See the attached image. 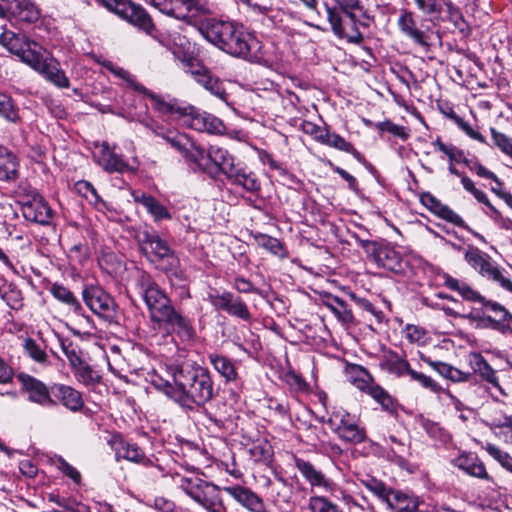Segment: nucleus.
Segmentation results:
<instances>
[{
  "label": "nucleus",
  "instance_id": "1",
  "mask_svg": "<svg viewBox=\"0 0 512 512\" xmlns=\"http://www.w3.org/2000/svg\"><path fill=\"white\" fill-rule=\"evenodd\" d=\"M160 369L167 377L157 374L152 378V384L182 408L194 410L212 399L214 387L208 369L190 362L179 364L172 360Z\"/></svg>",
  "mask_w": 512,
  "mask_h": 512
},
{
  "label": "nucleus",
  "instance_id": "2",
  "mask_svg": "<svg viewBox=\"0 0 512 512\" xmlns=\"http://www.w3.org/2000/svg\"><path fill=\"white\" fill-rule=\"evenodd\" d=\"M155 135L164 139L172 148L179 152L187 162L195 165L203 172L210 171L213 167L217 172L227 176L237 165L235 158L228 150L210 145L207 152L199 146L187 134L165 129L157 125L153 120L143 122Z\"/></svg>",
  "mask_w": 512,
  "mask_h": 512
},
{
  "label": "nucleus",
  "instance_id": "3",
  "mask_svg": "<svg viewBox=\"0 0 512 512\" xmlns=\"http://www.w3.org/2000/svg\"><path fill=\"white\" fill-rule=\"evenodd\" d=\"M199 31L207 41L235 57L255 59L261 47L254 34L234 21L210 18L199 25Z\"/></svg>",
  "mask_w": 512,
  "mask_h": 512
},
{
  "label": "nucleus",
  "instance_id": "4",
  "mask_svg": "<svg viewBox=\"0 0 512 512\" xmlns=\"http://www.w3.org/2000/svg\"><path fill=\"white\" fill-rule=\"evenodd\" d=\"M325 12L333 33L353 43H359L362 40L358 25L369 26L371 20L359 0L353 8L338 5L331 7L325 4Z\"/></svg>",
  "mask_w": 512,
  "mask_h": 512
},
{
  "label": "nucleus",
  "instance_id": "5",
  "mask_svg": "<svg viewBox=\"0 0 512 512\" xmlns=\"http://www.w3.org/2000/svg\"><path fill=\"white\" fill-rule=\"evenodd\" d=\"M179 487L196 503L209 512H229L223 503L220 487L202 479L198 474L181 476Z\"/></svg>",
  "mask_w": 512,
  "mask_h": 512
},
{
  "label": "nucleus",
  "instance_id": "6",
  "mask_svg": "<svg viewBox=\"0 0 512 512\" xmlns=\"http://www.w3.org/2000/svg\"><path fill=\"white\" fill-rule=\"evenodd\" d=\"M134 285L148 308L150 320L155 324L173 306L170 298L145 271L136 272Z\"/></svg>",
  "mask_w": 512,
  "mask_h": 512
},
{
  "label": "nucleus",
  "instance_id": "7",
  "mask_svg": "<svg viewBox=\"0 0 512 512\" xmlns=\"http://www.w3.org/2000/svg\"><path fill=\"white\" fill-rule=\"evenodd\" d=\"M151 3L161 13L189 24L211 13L209 0H151Z\"/></svg>",
  "mask_w": 512,
  "mask_h": 512
},
{
  "label": "nucleus",
  "instance_id": "8",
  "mask_svg": "<svg viewBox=\"0 0 512 512\" xmlns=\"http://www.w3.org/2000/svg\"><path fill=\"white\" fill-rule=\"evenodd\" d=\"M464 258L471 268L482 277L501 288L512 292V281L504 275V270L491 258L490 255L480 249L470 246L464 252Z\"/></svg>",
  "mask_w": 512,
  "mask_h": 512
},
{
  "label": "nucleus",
  "instance_id": "9",
  "mask_svg": "<svg viewBox=\"0 0 512 512\" xmlns=\"http://www.w3.org/2000/svg\"><path fill=\"white\" fill-rule=\"evenodd\" d=\"M109 11L125 19L146 34L156 37V28L150 15L139 5L129 0H99Z\"/></svg>",
  "mask_w": 512,
  "mask_h": 512
},
{
  "label": "nucleus",
  "instance_id": "10",
  "mask_svg": "<svg viewBox=\"0 0 512 512\" xmlns=\"http://www.w3.org/2000/svg\"><path fill=\"white\" fill-rule=\"evenodd\" d=\"M27 65L59 88H68L69 79L61 69L59 62L42 46L35 54H30Z\"/></svg>",
  "mask_w": 512,
  "mask_h": 512
},
{
  "label": "nucleus",
  "instance_id": "11",
  "mask_svg": "<svg viewBox=\"0 0 512 512\" xmlns=\"http://www.w3.org/2000/svg\"><path fill=\"white\" fill-rule=\"evenodd\" d=\"M328 424L338 437L347 443L359 444L366 439V430L359 424V419L345 410L333 411Z\"/></svg>",
  "mask_w": 512,
  "mask_h": 512
},
{
  "label": "nucleus",
  "instance_id": "12",
  "mask_svg": "<svg viewBox=\"0 0 512 512\" xmlns=\"http://www.w3.org/2000/svg\"><path fill=\"white\" fill-rule=\"evenodd\" d=\"M181 111L179 122L188 128L214 134H220L225 129L222 120L206 112H201L193 106H183Z\"/></svg>",
  "mask_w": 512,
  "mask_h": 512
},
{
  "label": "nucleus",
  "instance_id": "13",
  "mask_svg": "<svg viewBox=\"0 0 512 512\" xmlns=\"http://www.w3.org/2000/svg\"><path fill=\"white\" fill-rule=\"evenodd\" d=\"M159 328H165L175 334L181 341H192L196 336L193 320L172 306L156 323Z\"/></svg>",
  "mask_w": 512,
  "mask_h": 512
},
{
  "label": "nucleus",
  "instance_id": "14",
  "mask_svg": "<svg viewBox=\"0 0 512 512\" xmlns=\"http://www.w3.org/2000/svg\"><path fill=\"white\" fill-rule=\"evenodd\" d=\"M82 296L85 304L93 313L109 322L115 318L116 304L114 299L102 288L97 286L85 287Z\"/></svg>",
  "mask_w": 512,
  "mask_h": 512
},
{
  "label": "nucleus",
  "instance_id": "15",
  "mask_svg": "<svg viewBox=\"0 0 512 512\" xmlns=\"http://www.w3.org/2000/svg\"><path fill=\"white\" fill-rule=\"evenodd\" d=\"M207 300L216 310H222L229 315L250 321L251 314L246 303L240 297H234L230 292L220 293L216 289H210L207 293Z\"/></svg>",
  "mask_w": 512,
  "mask_h": 512
},
{
  "label": "nucleus",
  "instance_id": "16",
  "mask_svg": "<svg viewBox=\"0 0 512 512\" xmlns=\"http://www.w3.org/2000/svg\"><path fill=\"white\" fill-rule=\"evenodd\" d=\"M0 44L10 53L19 57L25 64H27V59L31 57L30 54H35L41 46L24 35L17 34L10 30H4L0 34Z\"/></svg>",
  "mask_w": 512,
  "mask_h": 512
},
{
  "label": "nucleus",
  "instance_id": "17",
  "mask_svg": "<svg viewBox=\"0 0 512 512\" xmlns=\"http://www.w3.org/2000/svg\"><path fill=\"white\" fill-rule=\"evenodd\" d=\"M19 380L28 394L29 401L46 408L57 405V401L53 398L52 386L48 387L40 380L27 374H20Z\"/></svg>",
  "mask_w": 512,
  "mask_h": 512
},
{
  "label": "nucleus",
  "instance_id": "18",
  "mask_svg": "<svg viewBox=\"0 0 512 512\" xmlns=\"http://www.w3.org/2000/svg\"><path fill=\"white\" fill-rule=\"evenodd\" d=\"M22 213L25 219L41 225H47L52 220V209L39 194H33L22 204Z\"/></svg>",
  "mask_w": 512,
  "mask_h": 512
},
{
  "label": "nucleus",
  "instance_id": "19",
  "mask_svg": "<svg viewBox=\"0 0 512 512\" xmlns=\"http://www.w3.org/2000/svg\"><path fill=\"white\" fill-rule=\"evenodd\" d=\"M194 80L212 95L228 105V93L224 88L223 82L208 69L203 66H197L191 70Z\"/></svg>",
  "mask_w": 512,
  "mask_h": 512
},
{
  "label": "nucleus",
  "instance_id": "20",
  "mask_svg": "<svg viewBox=\"0 0 512 512\" xmlns=\"http://www.w3.org/2000/svg\"><path fill=\"white\" fill-rule=\"evenodd\" d=\"M483 307L494 313V317H486L490 326L502 335L512 336V314L506 307L493 300L485 301Z\"/></svg>",
  "mask_w": 512,
  "mask_h": 512
},
{
  "label": "nucleus",
  "instance_id": "21",
  "mask_svg": "<svg viewBox=\"0 0 512 512\" xmlns=\"http://www.w3.org/2000/svg\"><path fill=\"white\" fill-rule=\"evenodd\" d=\"M53 398L71 412H80L84 408L82 394L71 386L64 384L52 385Z\"/></svg>",
  "mask_w": 512,
  "mask_h": 512
},
{
  "label": "nucleus",
  "instance_id": "22",
  "mask_svg": "<svg viewBox=\"0 0 512 512\" xmlns=\"http://www.w3.org/2000/svg\"><path fill=\"white\" fill-rule=\"evenodd\" d=\"M294 462L295 467L312 487L322 488L325 491L333 490L334 483L312 463L298 457H295Z\"/></svg>",
  "mask_w": 512,
  "mask_h": 512
},
{
  "label": "nucleus",
  "instance_id": "23",
  "mask_svg": "<svg viewBox=\"0 0 512 512\" xmlns=\"http://www.w3.org/2000/svg\"><path fill=\"white\" fill-rule=\"evenodd\" d=\"M226 178L229 182L241 186L247 192L255 193L260 190V182L256 174L240 162H237V165Z\"/></svg>",
  "mask_w": 512,
  "mask_h": 512
},
{
  "label": "nucleus",
  "instance_id": "24",
  "mask_svg": "<svg viewBox=\"0 0 512 512\" xmlns=\"http://www.w3.org/2000/svg\"><path fill=\"white\" fill-rule=\"evenodd\" d=\"M399 30L414 43L420 46H428V35L417 28L413 12L403 10L398 18Z\"/></svg>",
  "mask_w": 512,
  "mask_h": 512
},
{
  "label": "nucleus",
  "instance_id": "25",
  "mask_svg": "<svg viewBox=\"0 0 512 512\" xmlns=\"http://www.w3.org/2000/svg\"><path fill=\"white\" fill-rule=\"evenodd\" d=\"M370 256L379 267L397 270L401 266V255L390 245H372Z\"/></svg>",
  "mask_w": 512,
  "mask_h": 512
},
{
  "label": "nucleus",
  "instance_id": "26",
  "mask_svg": "<svg viewBox=\"0 0 512 512\" xmlns=\"http://www.w3.org/2000/svg\"><path fill=\"white\" fill-rule=\"evenodd\" d=\"M5 9L19 22L34 23L40 18V10L31 0H12Z\"/></svg>",
  "mask_w": 512,
  "mask_h": 512
},
{
  "label": "nucleus",
  "instance_id": "27",
  "mask_svg": "<svg viewBox=\"0 0 512 512\" xmlns=\"http://www.w3.org/2000/svg\"><path fill=\"white\" fill-rule=\"evenodd\" d=\"M131 195L136 203L141 204L155 221L171 219V213L156 198L140 191H132Z\"/></svg>",
  "mask_w": 512,
  "mask_h": 512
},
{
  "label": "nucleus",
  "instance_id": "28",
  "mask_svg": "<svg viewBox=\"0 0 512 512\" xmlns=\"http://www.w3.org/2000/svg\"><path fill=\"white\" fill-rule=\"evenodd\" d=\"M208 360L215 371L225 379L226 382H235L238 379V372L234 360L226 355L216 352L208 354Z\"/></svg>",
  "mask_w": 512,
  "mask_h": 512
},
{
  "label": "nucleus",
  "instance_id": "29",
  "mask_svg": "<svg viewBox=\"0 0 512 512\" xmlns=\"http://www.w3.org/2000/svg\"><path fill=\"white\" fill-rule=\"evenodd\" d=\"M452 463L455 467L463 470L467 474L481 478L487 479L488 473L484 464L478 459V457L474 453H462L458 457L452 460Z\"/></svg>",
  "mask_w": 512,
  "mask_h": 512
},
{
  "label": "nucleus",
  "instance_id": "30",
  "mask_svg": "<svg viewBox=\"0 0 512 512\" xmlns=\"http://www.w3.org/2000/svg\"><path fill=\"white\" fill-rule=\"evenodd\" d=\"M224 491L232 496L239 504L252 512H260L263 507L260 498L248 488L234 485L224 487Z\"/></svg>",
  "mask_w": 512,
  "mask_h": 512
},
{
  "label": "nucleus",
  "instance_id": "31",
  "mask_svg": "<svg viewBox=\"0 0 512 512\" xmlns=\"http://www.w3.org/2000/svg\"><path fill=\"white\" fill-rule=\"evenodd\" d=\"M98 163L107 172L123 173L128 170V163L122 159L121 156L116 154L108 143L104 142L101 146L100 154L98 156Z\"/></svg>",
  "mask_w": 512,
  "mask_h": 512
},
{
  "label": "nucleus",
  "instance_id": "32",
  "mask_svg": "<svg viewBox=\"0 0 512 512\" xmlns=\"http://www.w3.org/2000/svg\"><path fill=\"white\" fill-rule=\"evenodd\" d=\"M113 446L117 459L122 458L131 462L142 463L144 465L148 462L142 449L135 443L119 439L114 441Z\"/></svg>",
  "mask_w": 512,
  "mask_h": 512
},
{
  "label": "nucleus",
  "instance_id": "33",
  "mask_svg": "<svg viewBox=\"0 0 512 512\" xmlns=\"http://www.w3.org/2000/svg\"><path fill=\"white\" fill-rule=\"evenodd\" d=\"M380 366L383 370L398 377L408 375L411 370L405 358L392 350H388L384 353L380 361Z\"/></svg>",
  "mask_w": 512,
  "mask_h": 512
},
{
  "label": "nucleus",
  "instance_id": "34",
  "mask_svg": "<svg viewBox=\"0 0 512 512\" xmlns=\"http://www.w3.org/2000/svg\"><path fill=\"white\" fill-rule=\"evenodd\" d=\"M143 249L152 253L157 259H164L173 255L168 243L155 233L144 234Z\"/></svg>",
  "mask_w": 512,
  "mask_h": 512
},
{
  "label": "nucleus",
  "instance_id": "35",
  "mask_svg": "<svg viewBox=\"0 0 512 512\" xmlns=\"http://www.w3.org/2000/svg\"><path fill=\"white\" fill-rule=\"evenodd\" d=\"M0 117L7 123L13 125H20L23 118L20 114V109L12 97L0 91Z\"/></svg>",
  "mask_w": 512,
  "mask_h": 512
},
{
  "label": "nucleus",
  "instance_id": "36",
  "mask_svg": "<svg viewBox=\"0 0 512 512\" xmlns=\"http://www.w3.org/2000/svg\"><path fill=\"white\" fill-rule=\"evenodd\" d=\"M419 502L414 496L394 490L387 506L394 512H415Z\"/></svg>",
  "mask_w": 512,
  "mask_h": 512
},
{
  "label": "nucleus",
  "instance_id": "37",
  "mask_svg": "<svg viewBox=\"0 0 512 512\" xmlns=\"http://www.w3.org/2000/svg\"><path fill=\"white\" fill-rule=\"evenodd\" d=\"M445 286L450 290L457 291L461 297L467 301L471 302H479L484 306V302L487 301L484 297L480 295L479 292L474 290L467 283L460 281L451 276L445 277Z\"/></svg>",
  "mask_w": 512,
  "mask_h": 512
},
{
  "label": "nucleus",
  "instance_id": "38",
  "mask_svg": "<svg viewBox=\"0 0 512 512\" xmlns=\"http://www.w3.org/2000/svg\"><path fill=\"white\" fill-rule=\"evenodd\" d=\"M75 189L97 210L104 211L108 209L107 203L100 197L96 188L90 182L86 180H80L75 183Z\"/></svg>",
  "mask_w": 512,
  "mask_h": 512
},
{
  "label": "nucleus",
  "instance_id": "39",
  "mask_svg": "<svg viewBox=\"0 0 512 512\" xmlns=\"http://www.w3.org/2000/svg\"><path fill=\"white\" fill-rule=\"evenodd\" d=\"M18 178V161L7 148L0 156V180L14 181Z\"/></svg>",
  "mask_w": 512,
  "mask_h": 512
},
{
  "label": "nucleus",
  "instance_id": "40",
  "mask_svg": "<svg viewBox=\"0 0 512 512\" xmlns=\"http://www.w3.org/2000/svg\"><path fill=\"white\" fill-rule=\"evenodd\" d=\"M148 96L152 101V107L155 111L162 114L163 116H167L171 120H180L182 114L181 110L183 109V106H179L175 103L166 102L159 96H156L152 93H148Z\"/></svg>",
  "mask_w": 512,
  "mask_h": 512
},
{
  "label": "nucleus",
  "instance_id": "41",
  "mask_svg": "<svg viewBox=\"0 0 512 512\" xmlns=\"http://www.w3.org/2000/svg\"><path fill=\"white\" fill-rule=\"evenodd\" d=\"M50 292L54 298L67 305L74 313H81L82 306L80 302L68 288L60 284H53Z\"/></svg>",
  "mask_w": 512,
  "mask_h": 512
},
{
  "label": "nucleus",
  "instance_id": "42",
  "mask_svg": "<svg viewBox=\"0 0 512 512\" xmlns=\"http://www.w3.org/2000/svg\"><path fill=\"white\" fill-rule=\"evenodd\" d=\"M325 306L336 316L342 323H350L353 320L352 311L346 302L337 296L329 297L324 303Z\"/></svg>",
  "mask_w": 512,
  "mask_h": 512
},
{
  "label": "nucleus",
  "instance_id": "43",
  "mask_svg": "<svg viewBox=\"0 0 512 512\" xmlns=\"http://www.w3.org/2000/svg\"><path fill=\"white\" fill-rule=\"evenodd\" d=\"M360 482L363 486H365L370 492H372L379 499L388 504L390 497L393 494V489L388 487L385 483L380 480H377L374 477L366 476L360 479Z\"/></svg>",
  "mask_w": 512,
  "mask_h": 512
},
{
  "label": "nucleus",
  "instance_id": "44",
  "mask_svg": "<svg viewBox=\"0 0 512 512\" xmlns=\"http://www.w3.org/2000/svg\"><path fill=\"white\" fill-rule=\"evenodd\" d=\"M254 239L258 246L269 251L271 254L278 256L280 258H285L287 256L283 244L277 238H274L266 234L258 233L254 235Z\"/></svg>",
  "mask_w": 512,
  "mask_h": 512
},
{
  "label": "nucleus",
  "instance_id": "45",
  "mask_svg": "<svg viewBox=\"0 0 512 512\" xmlns=\"http://www.w3.org/2000/svg\"><path fill=\"white\" fill-rule=\"evenodd\" d=\"M492 429L498 430L495 431V434L503 439L506 443L512 444V416L501 415L496 416L491 421Z\"/></svg>",
  "mask_w": 512,
  "mask_h": 512
},
{
  "label": "nucleus",
  "instance_id": "46",
  "mask_svg": "<svg viewBox=\"0 0 512 512\" xmlns=\"http://www.w3.org/2000/svg\"><path fill=\"white\" fill-rule=\"evenodd\" d=\"M433 203L432 210L440 218L458 226L461 228H468L463 218L455 211L450 209L448 206L441 204L440 202L431 198Z\"/></svg>",
  "mask_w": 512,
  "mask_h": 512
},
{
  "label": "nucleus",
  "instance_id": "47",
  "mask_svg": "<svg viewBox=\"0 0 512 512\" xmlns=\"http://www.w3.org/2000/svg\"><path fill=\"white\" fill-rule=\"evenodd\" d=\"M364 392L377 401L383 409L394 412L395 405L392 397L379 385L373 382Z\"/></svg>",
  "mask_w": 512,
  "mask_h": 512
},
{
  "label": "nucleus",
  "instance_id": "48",
  "mask_svg": "<svg viewBox=\"0 0 512 512\" xmlns=\"http://www.w3.org/2000/svg\"><path fill=\"white\" fill-rule=\"evenodd\" d=\"M433 145L442 153H444L450 163H463L465 165H469V160L465 156L464 152L458 149L454 145H449L443 143L440 139H436L433 142Z\"/></svg>",
  "mask_w": 512,
  "mask_h": 512
},
{
  "label": "nucleus",
  "instance_id": "49",
  "mask_svg": "<svg viewBox=\"0 0 512 512\" xmlns=\"http://www.w3.org/2000/svg\"><path fill=\"white\" fill-rule=\"evenodd\" d=\"M61 350L67 357L71 367L79 366L83 361L81 350L71 340L63 337H58Z\"/></svg>",
  "mask_w": 512,
  "mask_h": 512
},
{
  "label": "nucleus",
  "instance_id": "50",
  "mask_svg": "<svg viewBox=\"0 0 512 512\" xmlns=\"http://www.w3.org/2000/svg\"><path fill=\"white\" fill-rule=\"evenodd\" d=\"M461 183L463 185V188L466 191H468L469 193H471L478 202H480V203L484 204L486 207H488L489 210L492 213H494L495 215L500 214L499 211L491 204L487 195L483 191L477 189L475 187L474 182L469 177H467L465 175L461 176Z\"/></svg>",
  "mask_w": 512,
  "mask_h": 512
},
{
  "label": "nucleus",
  "instance_id": "51",
  "mask_svg": "<svg viewBox=\"0 0 512 512\" xmlns=\"http://www.w3.org/2000/svg\"><path fill=\"white\" fill-rule=\"evenodd\" d=\"M405 338L412 344L424 346L429 341L428 332L418 325L407 324L404 328Z\"/></svg>",
  "mask_w": 512,
  "mask_h": 512
},
{
  "label": "nucleus",
  "instance_id": "52",
  "mask_svg": "<svg viewBox=\"0 0 512 512\" xmlns=\"http://www.w3.org/2000/svg\"><path fill=\"white\" fill-rule=\"evenodd\" d=\"M483 448L503 468L512 473V456L509 453L491 443H487Z\"/></svg>",
  "mask_w": 512,
  "mask_h": 512
},
{
  "label": "nucleus",
  "instance_id": "53",
  "mask_svg": "<svg viewBox=\"0 0 512 512\" xmlns=\"http://www.w3.org/2000/svg\"><path fill=\"white\" fill-rule=\"evenodd\" d=\"M448 117L454 121V123L461 129L468 137L471 139L478 141L482 144H486V138L474 129L468 122L463 120L460 116H458L454 111H451L448 114Z\"/></svg>",
  "mask_w": 512,
  "mask_h": 512
},
{
  "label": "nucleus",
  "instance_id": "54",
  "mask_svg": "<svg viewBox=\"0 0 512 512\" xmlns=\"http://www.w3.org/2000/svg\"><path fill=\"white\" fill-rule=\"evenodd\" d=\"M73 369L78 381L85 385H93L100 380L98 373L84 361L79 366L73 367Z\"/></svg>",
  "mask_w": 512,
  "mask_h": 512
},
{
  "label": "nucleus",
  "instance_id": "55",
  "mask_svg": "<svg viewBox=\"0 0 512 512\" xmlns=\"http://www.w3.org/2000/svg\"><path fill=\"white\" fill-rule=\"evenodd\" d=\"M308 507L311 512H342L336 504L324 496H311Z\"/></svg>",
  "mask_w": 512,
  "mask_h": 512
},
{
  "label": "nucleus",
  "instance_id": "56",
  "mask_svg": "<svg viewBox=\"0 0 512 512\" xmlns=\"http://www.w3.org/2000/svg\"><path fill=\"white\" fill-rule=\"evenodd\" d=\"M352 383L360 390L365 391L374 379L370 373L361 366H354L351 370Z\"/></svg>",
  "mask_w": 512,
  "mask_h": 512
},
{
  "label": "nucleus",
  "instance_id": "57",
  "mask_svg": "<svg viewBox=\"0 0 512 512\" xmlns=\"http://www.w3.org/2000/svg\"><path fill=\"white\" fill-rule=\"evenodd\" d=\"M490 133L494 146L502 153L512 158V137L499 132L493 127L490 128Z\"/></svg>",
  "mask_w": 512,
  "mask_h": 512
},
{
  "label": "nucleus",
  "instance_id": "58",
  "mask_svg": "<svg viewBox=\"0 0 512 512\" xmlns=\"http://www.w3.org/2000/svg\"><path fill=\"white\" fill-rule=\"evenodd\" d=\"M476 370L480 373V375L490 384H492L494 387L502 391L498 379L496 376L495 371L492 369V367L484 360L483 357L478 356L476 358Z\"/></svg>",
  "mask_w": 512,
  "mask_h": 512
},
{
  "label": "nucleus",
  "instance_id": "59",
  "mask_svg": "<svg viewBox=\"0 0 512 512\" xmlns=\"http://www.w3.org/2000/svg\"><path fill=\"white\" fill-rule=\"evenodd\" d=\"M416 7L423 14L439 17L443 10V0H414Z\"/></svg>",
  "mask_w": 512,
  "mask_h": 512
},
{
  "label": "nucleus",
  "instance_id": "60",
  "mask_svg": "<svg viewBox=\"0 0 512 512\" xmlns=\"http://www.w3.org/2000/svg\"><path fill=\"white\" fill-rule=\"evenodd\" d=\"M250 454L254 457L255 461H269L273 455L271 445L266 440L255 442L250 448Z\"/></svg>",
  "mask_w": 512,
  "mask_h": 512
},
{
  "label": "nucleus",
  "instance_id": "61",
  "mask_svg": "<svg viewBox=\"0 0 512 512\" xmlns=\"http://www.w3.org/2000/svg\"><path fill=\"white\" fill-rule=\"evenodd\" d=\"M411 380L418 382L423 388L429 389L431 392L439 393L443 391V388L436 383L430 376H427L421 372H417L413 369L408 374Z\"/></svg>",
  "mask_w": 512,
  "mask_h": 512
},
{
  "label": "nucleus",
  "instance_id": "62",
  "mask_svg": "<svg viewBox=\"0 0 512 512\" xmlns=\"http://www.w3.org/2000/svg\"><path fill=\"white\" fill-rule=\"evenodd\" d=\"M24 349L26 353L31 357L34 361L38 363H46L47 362V354L40 347V345L33 339L27 338L24 341Z\"/></svg>",
  "mask_w": 512,
  "mask_h": 512
},
{
  "label": "nucleus",
  "instance_id": "63",
  "mask_svg": "<svg viewBox=\"0 0 512 512\" xmlns=\"http://www.w3.org/2000/svg\"><path fill=\"white\" fill-rule=\"evenodd\" d=\"M110 72H112L115 76L125 80L130 86H133L136 90H140L145 92L144 87L138 85L135 81V78L133 75H131L128 71L125 69L114 65L111 62H108L104 65Z\"/></svg>",
  "mask_w": 512,
  "mask_h": 512
},
{
  "label": "nucleus",
  "instance_id": "64",
  "mask_svg": "<svg viewBox=\"0 0 512 512\" xmlns=\"http://www.w3.org/2000/svg\"><path fill=\"white\" fill-rule=\"evenodd\" d=\"M54 464L58 470H60L65 476L69 477L74 483L79 484L81 482L80 472L62 457H58Z\"/></svg>",
  "mask_w": 512,
  "mask_h": 512
}]
</instances>
